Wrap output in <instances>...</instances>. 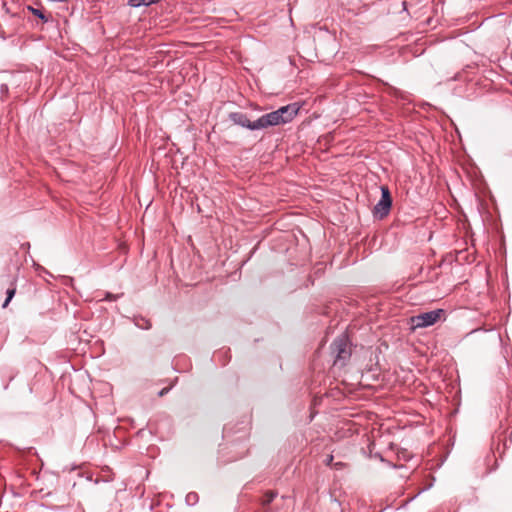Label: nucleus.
Listing matches in <instances>:
<instances>
[{"instance_id": "obj_1", "label": "nucleus", "mask_w": 512, "mask_h": 512, "mask_svg": "<svg viewBox=\"0 0 512 512\" xmlns=\"http://www.w3.org/2000/svg\"><path fill=\"white\" fill-rule=\"evenodd\" d=\"M299 106L296 103L282 106L270 113L264 114L263 122L265 129L280 124H286L294 119L298 114Z\"/></svg>"}, {"instance_id": "obj_2", "label": "nucleus", "mask_w": 512, "mask_h": 512, "mask_svg": "<svg viewBox=\"0 0 512 512\" xmlns=\"http://www.w3.org/2000/svg\"><path fill=\"white\" fill-rule=\"evenodd\" d=\"M331 353L334 356V364L344 365L345 361L349 359L351 351L348 348V340L345 335L337 337L331 344Z\"/></svg>"}, {"instance_id": "obj_3", "label": "nucleus", "mask_w": 512, "mask_h": 512, "mask_svg": "<svg viewBox=\"0 0 512 512\" xmlns=\"http://www.w3.org/2000/svg\"><path fill=\"white\" fill-rule=\"evenodd\" d=\"M381 198L373 208L375 218L384 219L390 212L392 206V198L387 186H381Z\"/></svg>"}, {"instance_id": "obj_4", "label": "nucleus", "mask_w": 512, "mask_h": 512, "mask_svg": "<svg viewBox=\"0 0 512 512\" xmlns=\"http://www.w3.org/2000/svg\"><path fill=\"white\" fill-rule=\"evenodd\" d=\"M229 119L233 124L247 128L251 131L265 129L263 116L259 117L255 121H250L247 115L243 112H232L229 114Z\"/></svg>"}, {"instance_id": "obj_5", "label": "nucleus", "mask_w": 512, "mask_h": 512, "mask_svg": "<svg viewBox=\"0 0 512 512\" xmlns=\"http://www.w3.org/2000/svg\"><path fill=\"white\" fill-rule=\"evenodd\" d=\"M444 313L443 309H436L429 312L421 313L412 317V322L417 328L429 327L435 324L440 316Z\"/></svg>"}, {"instance_id": "obj_6", "label": "nucleus", "mask_w": 512, "mask_h": 512, "mask_svg": "<svg viewBox=\"0 0 512 512\" xmlns=\"http://www.w3.org/2000/svg\"><path fill=\"white\" fill-rule=\"evenodd\" d=\"M133 321L138 328L143 330H149L152 327L150 320L142 316L134 317Z\"/></svg>"}, {"instance_id": "obj_7", "label": "nucleus", "mask_w": 512, "mask_h": 512, "mask_svg": "<svg viewBox=\"0 0 512 512\" xmlns=\"http://www.w3.org/2000/svg\"><path fill=\"white\" fill-rule=\"evenodd\" d=\"M27 10L30 11L36 17H38L40 20H42L44 23H47L49 21V17L46 16L42 10L34 8L32 6H27Z\"/></svg>"}, {"instance_id": "obj_8", "label": "nucleus", "mask_w": 512, "mask_h": 512, "mask_svg": "<svg viewBox=\"0 0 512 512\" xmlns=\"http://www.w3.org/2000/svg\"><path fill=\"white\" fill-rule=\"evenodd\" d=\"M15 292H16V289L15 288H9L6 292V299L2 305L3 308H6L9 304V302L12 300V298L14 297L15 295Z\"/></svg>"}, {"instance_id": "obj_9", "label": "nucleus", "mask_w": 512, "mask_h": 512, "mask_svg": "<svg viewBox=\"0 0 512 512\" xmlns=\"http://www.w3.org/2000/svg\"><path fill=\"white\" fill-rule=\"evenodd\" d=\"M198 501V495L197 493L191 492L188 493L186 496V502L190 505L195 504Z\"/></svg>"}, {"instance_id": "obj_10", "label": "nucleus", "mask_w": 512, "mask_h": 512, "mask_svg": "<svg viewBox=\"0 0 512 512\" xmlns=\"http://www.w3.org/2000/svg\"><path fill=\"white\" fill-rule=\"evenodd\" d=\"M121 296H122V294H112V293L107 292L106 295H105L104 300L115 301V300H117Z\"/></svg>"}, {"instance_id": "obj_11", "label": "nucleus", "mask_w": 512, "mask_h": 512, "mask_svg": "<svg viewBox=\"0 0 512 512\" xmlns=\"http://www.w3.org/2000/svg\"><path fill=\"white\" fill-rule=\"evenodd\" d=\"M276 494L274 492H268L265 494L264 504H269L273 501Z\"/></svg>"}, {"instance_id": "obj_12", "label": "nucleus", "mask_w": 512, "mask_h": 512, "mask_svg": "<svg viewBox=\"0 0 512 512\" xmlns=\"http://www.w3.org/2000/svg\"><path fill=\"white\" fill-rule=\"evenodd\" d=\"M128 5H129L130 7H134V8H137V7L143 6V5H142V1H141V0H129V1H128Z\"/></svg>"}, {"instance_id": "obj_13", "label": "nucleus", "mask_w": 512, "mask_h": 512, "mask_svg": "<svg viewBox=\"0 0 512 512\" xmlns=\"http://www.w3.org/2000/svg\"><path fill=\"white\" fill-rule=\"evenodd\" d=\"M143 6H150L152 4L158 3V0H141Z\"/></svg>"}, {"instance_id": "obj_14", "label": "nucleus", "mask_w": 512, "mask_h": 512, "mask_svg": "<svg viewBox=\"0 0 512 512\" xmlns=\"http://www.w3.org/2000/svg\"><path fill=\"white\" fill-rule=\"evenodd\" d=\"M333 462V455H329L327 456L326 460H325V464L326 465H331Z\"/></svg>"}, {"instance_id": "obj_15", "label": "nucleus", "mask_w": 512, "mask_h": 512, "mask_svg": "<svg viewBox=\"0 0 512 512\" xmlns=\"http://www.w3.org/2000/svg\"><path fill=\"white\" fill-rule=\"evenodd\" d=\"M165 391H166V390H165V389H163L162 391H160L159 395H161V396H162V395H164V394H165Z\"/></svg>"}]
</instances>
